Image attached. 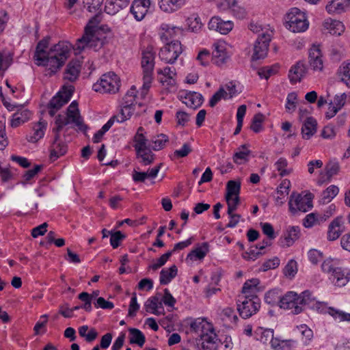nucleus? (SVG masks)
<instances>
[{
  "label": "nucleus",
  "mask_w": 350,
  "mask_h": 350,
  "mask_svg": "<svg viewBox=\"0 0 350 350\" xmlns=\"http://www.w3.org/2000/svg\"><path fill=\"white\" fill-rule=\"evenodd\" d=\"M49 41L40 40L36 49L34 60L38 66L46 68L49 75L55 73L69 57L72 45L68 42H59L46 51Z\"/></svg>",
  "instance_id": "f257e3e1"
},
{
  "label": "nucleus",
  "mask_w": 350,
  "mask_h": 350,
  "mask_svg": "<svg viewBox=\"0 0 350 350\" xmlns=\"http://www.w3.org/2000/svg\"><path fill=\"white\" fill-rule=\"evenodd\" d=\"M101 18L98 14L90 19L85 27L84 33L77 40L73 49L81 53L85 49L100 50L105 44L109 28L106 25H100Z\"/></svg>",
  "instance_id": "f03ea898"
},
{
  "label": "nucleus",
  "mask_w": 350,
  "mask_h": 350,
  "mask_svg": "<svg viewBox=\"0 0 350 350\" xmlns=\"http://www.w3.org/2000/svg\"><path fill=\"white\" fill-rule=\"evenodd\" d=\"M190 332L200 337L204 350H217L219 340L213 325L206 319L198 318L190 323Z\"/></svg>",
  "instance_id": "7ed1b4c3"
},
{
  "label": "nucleus",
  "mask_w": 350,
  "mask_h": 350,
  "mask_svg": "<svg viewBox=\"0 0 350 350\" xmlns=\"http://www.w3.org/2000/svg\"><path fill=\"white\" fill-rule=\"evenodd\" d=\"M140 65L142 85L140 88L139 97L144 99L148 94L154 81L155 53L151 46H148L142 51Z\"/></svg>",
  "instance_id": "20e7f679"
},
{
  "label": "nucleus",
  "mask_w": 350,
  "mask_h": 350,
  "mask_svg": "<svg viewBox=\"0 0 350 350\" xmlns=\"http://www.w3.org/2000/svg\"><path fill=\"white\" fill-rule=\"evenodd\" d=\"M137 94V88L135 85L131 86L122 98L118 113L109 119V120H112L113 124L115 122H124L129 120L133 115L139 116L140 114V111H137V108H141L143 104L138 101Z\"/></svg>",
  "instance_id": "39448f33"
},
{
  "label": "nucleus",
  "mask_w": 350,
  "mask_h": 350,
  "mask_svg": "<svg viewBox=\"0 0 350 350\" xmlns=\"http://www.w3.org/2000/svg\"><path fill=\"white\" fill-rule=\"evenodd\" d=\"M314 299L308 291L301 294L293 291L287 292L280 299V307L285 310H291L293 314L301 313L306 305L311 304Z\"/></svg>",
  "instance_id": "423d86ee"
},
{
  "label": "nucleus",
  "mask_w": 350,
  "mask_h": 350,
  "mask_svg": "<svg viewBox=\"0 0 350 350\" xmlns=\"http://www.w3.org/2000/svg\"><path fill=\"white\" fill-rule=\"evenodd\" d=\"M69 124H74L79 130L84 133L88 130V126L83 123V119L80 116L78 104L73 101L68 106L66 111V116L59 115L55 120V126L53 129V133H59L63 127Z\"/></svg>",
  "instance_id": "0eeeda50"
},
{
  "label": "nucleus",
  "mask_w": 350,
  "mask_h": 350,
  "mask_svg": "<svg viewBox=\"0 0 350 350\" xmlns=\"http://www.w3.org/2000/svg\"><path fill=\"white\" fill-rule=\"evenodd\" d=\"M120 86L119 77L113 72L103 75L100 79L93 84L92 89L102 94H115L118 92Z\"/></svg>",
  "instance_id": "6e6552de"
},
{
  "label": "nucleus",
  "mask_w": 350,
  "mask_h": 350,
  "mask_svg": "<svg viewBox=\"0 0 350 350\" xmlns=\"http://www.w3.org/2000/svg\"><path fill=\"white\" fill-rule=\"evenodd\" d=\"M309 23L305 14L297 8L290 10L286 15V27L294 33L304 32L308 29Z\"/></svg>",
  "instance_id": "1a4fd4ad"
},
{
  "label": "nucleus",
  "mask_w": 350,
  "mask_h": 350,
  "mask_svg": "<svg viewBox=\"0 0 350 350\" xmlns=\"http://www.w3.org/2000/svg\"><path fill=\"white\" fill-rule=\"evenodd\" d=\"M313 196L310 193H293L289 198L288 208L292 214L298 212H307L312 208Z\"/></svg>",
  "instance_id": "9d476101"
},
{
  "label": "nucleus",
  "mask_w": 350,
  "mask_h": 350,
  "mask_svg": "<svg viewBox=\"0 0 350 350\" xmlns=\"http://www.w3.org/2000/svg\"><path fill=\"white\" fill-rule=\"evenodd\" d=\"M212 49L211 61L218 66L226 64L231 57V45L224 40L215 42Z\"/></svg>",
  "instance_id": "9b49d317"
},
{
  "label": "nucleus",
  "mask_w": 350,
  "mask_h": 350,
  "mask_svg": "<svg viewBox=\"0 0 350 350\" xmlns=\"http://www.w3.org/2000/svg\"><path fill=\"white\" fill-rule=\"evenodd\" d=\"M183 51L180 42L173 40L167 42L161 49L159 54V58L165 64H172L176 61Z\"/></svg>",
  "instance_id": "f8f14e48"
},
{
  "label": "nucleus",
  "mask_w": 350,
  "mask_h": 350,
  "mask_svg": "<svg viewBox=\"0 0 350 350\" xmlns=\"http://www.w3.org/2000/svg\"><path fill=\"white\" fill-rule=\"evenodd\" d=\"M325 57L319 44H314L308 49V64L314 72H321L324 70Z\"/></svg>",
  "instance_id": "ddd939ff"
},
{
  "label": "nucleus",
  "mask_w": 350,
  "mask_h": 350,
  "mask_svg": "<svg viewBox=\"0 0 350 350\" xmlns=\"http://www.w3.org/2000/svg\"><path fill=\"white\" fill-rule=\"evenodd\" d=\"M73 91L74 88L72 85H64L62 89L52 98L49 105V113L51 116H54L63 105L68 102L72 95Z\"/></svg>",
  "instance_id": "4468645a"
},
{
  "label": "nucleus",
  "mask_w": 350,
  "mask_h": 350,
  "mask_svg": "<svg viewBox=\"0 0 350 350\" xmlns=\"http://www.w3.org/2000/svg\"><path fill=\"white\" fill-rule=\"evenodd\" d=\"M4 105L10 111L16 110V112L12 115L10 121V125L12 127H18L30 119L31 116V111L27 109L24 108L22 105H16L7 103H4Z\"/></svg>",
  "instance_id": "2eb2a0df"
},
{
  "label": "nucleus",
  "mask_w": 350,
  "mask_h": 350,
  "mask_svg": "<svg viewBox=\"0 0 350 350\" xmlns=\"http://www.w3.org/2000/svg\"><path fill=\"white\" fill-rule=\"evenodd\" d=\"M262 38H257L254 44L253 53L252 55V60H258L265 58L268 53L269 43L272 37H269L268 31L265 32Z\"/></svg>",
  "instance_id": "dca6fc26"
},
{
  "label": "nucleus",
  "mask_w": 350,
  "mask_h": 350,
  "mask_svg": "<svg viewBox=\"0 0 350 350\" xmlns=\"http://www.w3.org/2000/svg\"><path fill=\"white\" fill-rule=\"evenodd\" d=\"M260 306V300L257 297L245 298L241 304H238L237 310L243 318L247 319L258 310Z\"/></svg>",
  "instance_id": "f3484780"
},
{
  "label": "nucleus",
  "mask_w": 350,
  "mask_h": 350,
  "mask_svg": "<svg viewBox=\"0 0 350 350\" xmlns=\"http://www.w3.org/2000/svg\"><path fill=\"white\" fill-rule=\"evenodd\" d=\"M160 83L167 88H173L176 85V69L169 66L159 68L157 71Z\"/></svg>",
  "instance_id": "a211bd4d"
},
{
  "label": "nucleus",
  "mask_w": 350,
  "mask_h": 350,
  "mask_svg": "<svg viewBox=\"0 0 350 350\" xmlns=\"http://www.w3.org/2000/svg\"><path fill=\"white\" fill-rule=\"evenodd\" d=\"M208 28L219 32L221 34L226 35L231 31L234 27V23L231 21H224L219 16H213L211 18Z\"/></svg>",
  "instance_id": "6ab92c4d"
},
{
  "label": "nucleus",
  "mask_w": 350,
  "mask_h": 350,
  "mask_svg": "<svg viewBox=\"0 0 350 350\" xmlns=\"http://www.w3.org/2000/svg\"><path fill=\"white\" fill-rule=\"evenodd\" d=\"M47 122L40 120L32 124L31 131L27 135L26 139L30 143H36L42 139L46 130Z\"/></svg>",
  "instance_id": "aec40b11"
},
{
  "label": "nucleus",
  "mask_w": 350,
  "mask_h": 350,
  "mask_svg": "<svg viewBox=\"0 0 350 350\" xmlns=\"http://www.w3.org/2000/svg\"><path fill=\"white\" fill-rule=\"evenodd\" d=\"M150 4V0H134L131 12L137 21H142L148 13Z\"/></svg>",
  "instance_id": "412c9836"
},
{
  "label": "nucleus",
  "mask_w": 350,
  "mask_h": 350,
  "mask_svg": "<svg viewBox=\"0 0 350 350\" xmlns=\"http://www.w3.org/2000/svg\"><path fill=\"white\" fill-rule=\"evenodd\" d=\"M300 230L297 226H289L280 239V245L283 247H290L299 238Z\"/></svg>",
  "instance_id": "4be33fe9"
},
{
  "label": "nucleus",
  "mask_w": 350,
  "mask_h": 350,
  "mask_svg": "<svg viewBox=\"0 0 350 350\" xmlns=\"http://www.w3.org/2000/svg\"><path fill=\"white\" fill-rule=\"evenodd\" d=\"M323 27L328 33L336 36L342 35L345 30V27L341 21L330 18L325 20Z\"/></svg>",
  "instance_id": "5701e85b"
},
{
  "label": "nucleus",
  "mask_w": 350,
  "mask_h": 350,
  "mask_svg": "<svg viewBox=\"0 0 350 350\" xmlns=\"http://www.w3.org/2000/svg\"><path fill=\"white\" fill-rule=\"evenodd\" d=\"M349 5V0H331L327 3L325 10L331 15L340 14L347 10Z\"/></svg>",
  "instance_id": "b1692460"
},
{
  "label": "nucleus",
  "mask_w": 350,
  "mask_h": 350,
  "mask_svg": "<svg viewBox=\"0 0 350 350\" xmlns=\"http://www.w3.org/2000/svg\"><path fill=\"white\" fill-rule=\"evenodd\" d=\"M144 308L147 312L157 316L164 314V308L162 302L157 296L148 298L144 304Z\"/></svg>",
  "instance_id": "393cba45"
},
{
  "label": "nucleus",
  "mask_w": 350,
  "mask_h": 350,
  "mask_svg": "<svg viewBox=\"0 0 350 350\" xmlns=\"http://www.w3.org/2000/svg\"><path fill=\"white\" fill-rule=\"evenodd\" d=\"M55 133V139L51 145L50 157L53 161L64 155L67 150L66 145L59 139V133Z\"/></svg>",
  "instance_id": "a878e982"
},
{
  "label": "nucleus",
  "mask_w": 350,
  "mask_h": 350,
  "mask_svg": "<svg viewBox=\"0 0 350 350\" xmlns=\"http://www.w3.org/2000/svg\"><path fill=\"white\" fill-rule=\"evenodd\" d=\"M332 283L339 287L345 286L350 280V271L339 268L330 278Z\"/></svg>",
  "instance_id": "bb28decb"
},
{
  "label": "nucleus",
  "mask_w": 350,
  "mask_h": 350,
  "mask_svg": "<svg viewBox=\"0 0 350 350\" xmlns=\"http://www.w3.org/2000/svg\"><path fill=\"white\" fill-rule=\"evenodd\" d=\"M130 0H106L105 10L110 15H114L126 8Z\"/></svg>",
  "instance_id": "cd10ccee"
},
{
  "label": "nucleus",
  "mask_w": 350,
  "mask_h": 350,
  "mask_svg": "<svg viewBox=\"0 0 350 350\" xmlns=\"http://www.w3.org/2000/svg\"><path fill=\"white\" fill-rule=\"evenodd\" d=\"M259 284L260 282L257 278L246 281L242 288V293L244 295V298L257 297L256 293L259 291Z\"/></svg>",
  "instance_id": "c85d7f7f"
},
{
  "label": "nucleus",
  "mask_w": 350,
  "mask_h": 350,
  "mask_svg": "<svg viewBox=\"0 0 350 350\" xmlns=\"http://www.w3.org/2000/svg\"><path fill=\"white\" fill-rule=\"evenodd\" d=\"M317 122L312 117H308L304 120L301 127V135L304 139H310L317 132Z\"/></svg>",
  "instance_id": "c756f323"
},
{
  "label": "nucleus",
  "mask_w": 350,
  "mask_h": 350,
  "mask_svg": "<svg viewBox=\"0 0 350 350\" xmlns=\"http://www.w3.org/2000/svg\"><path fill=\"white\" fill-rule=\"evenodd\" d=\"M81 67V63L79 60L70 61L65 70L64 79L69 81H75L79 75Z\"/></svg>",
  "instance_id": "7c9ffc66"
},
{
  "label": "nucleus",
  "mask_w": 350,
  "mask_h": 350,
  "mask_svg": "<svg viewBox=\"0 0 350 350\" xmlns=\"http://www.w3.org/2000/svg\"><path fill=\"white\" fill-rule=\"evenodd\" d=\"M186 0H159V8L164 12L172 13L179 10Z\"/></svg>",
  "instance_id": "2f4dec72"
},
{
  "label": "nucleus",
  "mask_w": 350,
  "mask_h": 350,
  "mask_svg": "<svg viewBox=\"0 0 350 350\" xmlns=\"http://www.w3.org/2000/svg\"><path fill=\"white\" fill-rule=\"evenodd\" d=\"M306 73V66L301 62H297L293 65L288 73V77L292 83L299 82Z\"/></svg>",
  "instance_id": "473e14b6"
},
{
  "label": "nucleus",
  "mask_w": 350,
  "mask_h": 350,
  "mask_svg": "<svg viewBox=\"0 0 350 350\" xmlns=\"http://www.w3.org/2000/svg\"><path fill=\"white\" fill-rule=\"evenodd\" d=\"M342 224V219L338 217L330 223L327 231V239L329 241H335L340 236L343 231Z\"/></svg>",
  "instance_id": "72a5a7b5"
},
{
  "label": "nucleus",
  "mask_w": 350,
  "mask_h": 350,
  "mask_svg": "<svg viewBox=\"0 0 350 350\" xmlns=\"http://www.w3.org/2000/svg\"><path fill=\"white\" fill-rule=\"evenodd\" d=\"M209 251V245L208 243L204 242L198 245L192 251H191L187 256V260L196 261L197 260H202Z\"/></svg>",
  "instance_id": "f704fd0d"
},
{
  "label": "nucleus",
  "mask_w": 350,
  "mask_h": 350,
  "mask_svg": "<svg viewBox=\"0 0 350 350\" xmlns=\"http://www.w3.org/2000/svg\"><path fill=\"white\" fill-rule=\"evenodd\" d=\"M133 142V146L135 150L148 148V140L147 139L146 132L143 127L140 126L138 128L137 133L134 136Z\"/></svg>",
  "instance_id": "c9c22d12"
},
{
  "label": "nucleus",
  "mask_w": 350,
  "mask_h": 350,
  "mask_svg": "<svg viewBox=\"0 0 350 350\" xmlns=\"http://www.w3.org/2000/svg\"><path fill=\"white\" fill-rule=\"evenodd\" d=\"M250 154L251 151L245 145H242L237 149L233 155L232 159L236 164L242 165L249 161Z\"/></svg>",
  "instance_id": "e433bc0d"
},
{
  "label": "nucleus",
  "mask_w": 350,
  "mask_h": 350,
  "mask_svg": "<svg viewBox=\"0 0 350 350\" xmlns=\"http://www.w3.org/2000/svg\"><path fill=\"white\" fill-rule=\"evenodd\" d=\"M321 307L322 308L321 312L325 313H328L330 316H332L335 320L338 321H350V314L345 313L341 310H336L334 308L327 307L325 304H321Z\"/></svg>",
  "instance_id": "4c0bfd02"
},
{
  "label": "nucleus",
  "mask_w": 350,
  "mask_h": 350,
  "mask_svg": "<svg viewBox=\"0 0 350 350\" xmlns=\"http://www.w3.org/2000/svg\"><path fill=\"white\" fill-rule=\"evenodd\" d=\"M340 260L338 258H328L325 259L322 265L323 272L329 275V278L339 269Z\"/></svg>",
  "instance_id": "58836bf2"
},
{
  "label": "nucleus",
  "mask_w": 350,
  "mask_h": 350,
  "mask_svg": "<svg viewBox=\"0 0 350 350\" xmlns=\"http://www.w3.org/2000/svg\"><path fill=\"white\" fill-rule=\"evenodd\" d=\"M186 26L189 31L197 33L202 29L203 24L198 14L194 13L187 18Z\"/></svg>",
  "instance_id": "ea45409f"
},
{
  "label": "nucleus",
  "mask_w": 350,
  "mask_h": 350,
  "mask_svg": "<svg viewBox=\"0 0 350 350\" xmlns=\"http://www.w3.org/2000/svg\"><path fill=\"white\" fill-rule=\"evenodd\" d=\"M249 29L254 33L258 34L257 38H262L266 31H269V37H272L273 34V29L269 25L263 26L259 22L252 21L249 25Z\"/></svg>",
  "instance_id": "a19ab883"
},
{
  "label": "nucleus",
  "mask_w": 350,
  "mask_h": 350,
  "mask_svg": "<svg viewBox=\"0 0 350 350\" xmlns=\"http://www.w3.org/2000/svg\"><path fill=\"white\" fill-rule=\"evenodd\" d=\"M254 336L257 340L266 344L271 343V340L273 338V330L271 329H265L262 327H258L254 332Z\"/></svg>",
  "instance_id": "79ce46f5"
},
{
  "label": "nucleus",
  "mask_w": 350,
  "mask_h": 350,
  "mask_svg": "<svg viewBox=\"0 0 350 350\" xmlns=\"http://www.w3.org/2000/svg\"><path fill=\"white\" fill-rule=\"evenodd\" d=\"M178 269L176 265H172L168 269H162L160 273V283L167 284L177 275Z\"/></svg>",
  "instance_id": "37998d69"
},
{
  "label": "nucleus",
  "mask_w": 350,
  "mask_h": 350,
  "mask_svg": "<svg viewBox=\"0 0 350 350\" xmlns=\"http://www.w3.org/2000/svg\"><path fill=\"white\" fill-rule=\"evenodd\" d=\"M270 344L274 350H291L294 347L295 341L292 340H281L277 338H273Z\"/></svg>",
  "instance_id": "c03bdc74"
},
{
  "label": "nucleus",
  "mask_w": 350,
  "mask_h": 350,
  "mask_svg": "<svg viewBox=\"0 0 350 350\" xmlns=\"http://www.w3.org/2000/svg\"><path fill=\"white\" fill-rule=\"evenodd\" d=\"M129 332V342L131 344H136L142 347L146 341V338L144 334L138 329L130 328Z\"/></svg>",
  "instance_id": "a18cd8bd"
},
{
  "label": "nucleus",
  "mask_w": 350,
  "mask_h": 350,
  "mask_svg": "<svg viewBox=\"0 0 350 350\" xmlns=\"http://www.w3.org/2000/svg\"><path fill=\"white\" fill-rule=\"evenodd\" d=\"M338 75L340 80L350 88V61L342 63L338 68Z\"/></svg>",
  "instance_id": "49530a36"
},
{
  "label": "nucleus",
  "mask_w": 350,
  "mask_h": 350,
  "mask_svg": "<svg viewBox=\"0 0 350 350\" xmlns=\"http://www.w3.org/2000/svg\"><path fill=\"white\" fill-rule=\"evenodd\" d=\"M79 334L84 338L88 342H92L98 337V332L94 328H89L88 325H83L79 328Z\"/></svg>",
  "instance_id": "de8ad7c7"
},
{
  "label": "nucleus",
  "mask_w": 350,
  "mask_h": 350,
  "mask_svg": "<svg viewBox=\"0 0 350 350\" xmlns=\"http://www.w3.org/2000/svg\"><path fill=\"white\" fill-rule=\"evenodd\" d=\"M135 151L139 162L144 165H150L153 162L154 159V154L148 148L137 150Z\"/></svg>",
  "instance_id": "09e8293b"
},
{
  "label": "nucleus",
  "mask_w": 350,
  "mask_h": 350,
  "mask_svg": "<svg viewBox=\"0 0 350 350\" xmlns=\"http://www.w3.org/2000/svg\"><path fill=\"white\" fill-rule=\"evenodd\" d=\"M338 187L332 185L322 192L321 200L323 203L330 202L338 194Z\"/></svg>",
  "instance_id": "8fccbe9b"
},
{
  "label": "nucleus",
  "mask_w": 350,
  "mask_h": 350,
  "mask_svg": "<svg viewBox=\"0 0 350 350\" xmlns=\"http://www.w3.org/2000/svg\"><path fill=\"white\" fill-rule=\"evenodd\" d=\"M274 165L281 176H288L293 172L292 168L288 167V161L284 157L279 158Z\"/></svg>",
  "instance_id": "3c124183"
},
{
  "label": "nucleus",
  "mask_w": 350,
  "mask_h": 350,
  "mask_svg": "<svg viewBox=\"0 0 350 350\" xmlns=\"http://www.w3.org/2000/svg\"><path fill=\"white\" fill-rule=\"evenodd\" d=\"M104 0H83L85 8L89 12L98 14L101 18L100 10Z\"/></svg>",
  "instance_id": "603ef678"
},
{
  "label": "nucleus",
  "mask_w": 350,
  "mask_h": 350,
  "mask_svg": "<svg viewBox=\"0 0 350 350\" xmlns=\"http://www.w3.org/2000/svg\"><path fill=\"white\" fill-rule=\"evenodd\" d=\"M180 29L176 27H171L167 24H162L160 27V37L162 40H168L174 36Z\"/></svg>",
  "instance_id": "864d4df0"
},
{
  "label": "nucleus",
  "mask_w": 350,
  "mask_h": 350,
  "mask_svg": "<svg viewBox=\"0 0 350 350\" xmlns=\"http://www.w3.org/2000/svg\"><path fill=\"white\" fill-rule=\"evenodd\" d=\"M187 101L185 103L192 108H197L203 103V96L202 94L197 93V92H193L189 94L186 97Z\"/></svg>",
  "instance_id": "5fc2aeb1"
},
{
  "label": "nucleus",
  "mask_w": 350,
  "mask_h": 350,
  "mask_svg": "<svg viewBox=\"0 0 350 350\" xmlns=\"http://www.w3.org/2000/svg\"><path fill=\"white\" fill-rule=\"evenodd\" d=\"M322 217L317 213L308 214L303 219V225L305 228H310L320 223Z\"/></svg>",
  "instance_id": "6e6d98bb"
},
{
  "label": "nucleus",
  "mask_w": 350,
  "mask_h": 350,
  "mask_svg": "<svg viewBox=\"0 0 350 350\" xmlns=\"http://www.w3.org/2000/svg\"><path fill=\"white\" fill-rule=\"evenodd\" d=\"M169 138L164 134L158 135L152 138V148L154 150H160L163 149L168 142Z\"/></svg>",
  "instance_id": "4d7b16f0"
},
{
  "label": "nucleus",
  "mask_w": 350,
  "mask_h": 350,
  "mask_svg": "<svg viewBox=\"0 0 350 350\" xmlns=\"http://www.w3.org/2000/svg\"><path fill=\"white\" fill-rule=\"evenodd\" d=\"M281 293L278 289H273L269 291L265 296L266 303L270 305L278 304L280 305V299L282 298Z\"/></svg>",
  "instance_id": "13d9d810"
},
{
  "label": "nucleus",
  "mask_w": 350,
  "mask_h": 350,
  "mask_svg": "<svg viewBox=\"0 0 350 350\" xmlns=\"http://www.w3.org/2000/svg\"><path fill=\"white\" fill-rule=\"evenodd\" d=\"M297 94L296 92H293L287 95L286 103L285 105L286 110L288 113H293L297 107Z\"/></svg>",
  "instance_id": "bf43d9fd"
},
{
  "label": "nucleus",
  "mask_w": 350,
  "mask_h": 350,
  "mask_svg": "<svg viewBox=\"0 0 350 350\" xmlns=\"http://www.w3.org/2000/svg\"><path fill=\"white\" fill-rule=\"evenodd\" d=\"M265 117L261 113H258L254 115L252 118L250 129L254 133H259L262 130V122H264Z\"/></svg>",
  "instance_id": "052dcab7"
},
{
  "label": "nucleus",
  "mask_w": 350,
  "mask_h": 350,
  "mask_svg": "<svg viewBox=\"0 0 350 350\" xmlns=\"http://www.w3.org/2000/svg\"><path fill=\"white\" fill-rule=\"evenodd\" d=\"M284 275L293 278L297 273V263L295 260H290L283 269Z\"/></svg>",
  "instance_id": "680f3d73"
},
{
  "label": "nucleus",
  "mask_w": 350,
  "mask_h": 350,
  "mask_svg": "<svg viewBox=\"0 0 350 350\" xmlns=\"http://www.w3.org/2000/svg\"><path fill=\"white\" fill-rule=\"evenodd\" d=\"M278 70V66L273 65L261 68L258 71V75L262 79H268L271 76L275 75Z\"/></svg>",
  "instance_id": "e2e57ef3"
},
{
  "label": "nucleus",
  "mask_w": 350,
  "mask_h": 350,
  "mask_svg": "<svg viewBox=\"0 0 350 350\" xmlns=\"http://www.w3.org/2000/svg\"><path fill=\"white\" fill-rule=\"evenodd\" d=\"M172 255V252L168 251L167 252L163 254L160 258L153 261L152 263L149 265L148 268L152 270L158 269L166 263Z\"/></svg>",
  "instance_id": "0e129e2a"
},
{
  "label": "nucleus",
  "mask_w": 350,
  "mask_h": 350,
  "mask_svg": "<svg viewBox=\"0 0 350 350\" xmlns=\"http://www.w3.org/2000/svg\"><path fill=\"white\" fill-rule=\"evenodd\" d=\"M221 317L224 321L230 323H236L238 319L234 310L230 307H226L222 310Z\"/></svg>",
  "instance_id": "69168bd1"
},
{
  "label": "nucleus",
  "mask_w": 350,
  "mask_h": 350,
  "mask_svg": "<svg viewBox=\"0 0 350 350\" xmlns=\"http://www.w3.org/2000/svg\"><path fill=\"white\" fill-rule=\"evenodd\" d=\"M221 99H228L226 96V90L224 87H221L217 92H216L209 100V105L213 107Z\"/></svg>",
  "instance_id": "338daca9"
},
{
  "label": "nucleus",
  "mask_w": 350,
  "mask_h": 350,
  "mask_svg": "<svg viewBox=\"0 0 350 350\" xmlns=\"http://www.w3.org/2000/svg\"><path fill=\"white\" fill-rule=\"evenodd\" d=\"M302 336V340L305 345H308L313 338V332L306 325H301L298 327Z\"/></svg>",
  "instance_id": "774afa93"
}]
</instances>
